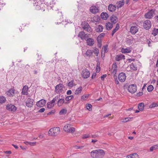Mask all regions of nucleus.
Segmentation results:
<instances>
[{"label":"nucleus","mask_w":158,"mask_h":158,"mask_svg":"<svg viewBox=\"0 0 158 158\" xmlns=\"http://www.w3.org/2000/svg\"><path fill=\"white\" fill-rule=\"evenodd\" d=\"M105 155V152L103 150H93L91 152V156L94 158H102Z\"/></svg>","instance_id":"obj_1"},{"label":"nucleus","mask_w":158,"mask_h":158,"mask_svg":"<svg viewBox=\"0 0 158 158\" xmlns=\"http://www.w3.org/2000/svg\"><path fill=\"white\" fill-rule=\"evenodd\" d=\"M31 1L33 3V6L37 10H40L42 9L44 10V7L45 4L44 3H43L41 1H37L36 0H29Z\"/></svg>","instance_id":"obj_2"},{"label":"nucleus","mask_w":158,"mask_h":158,"mask_svg":"<svg viewBox=\"0 0 158 158\" xmlns=\"http://www.w3.org/2000/svg\"><path fill=\"white\" fill-rule=\"evenodd\" d=\"M60 131L59 127H53L50 129L48 131V134L50 135L56 136L59 133Z\"/></svg>","instance_id":"obj_3"},{"label":"nucleus","mask_w":158,"mask_h":158,"mask_svg":"<svg viewBox=\"0 0 158 158\" xmlns=\"http://www.w3.org/2000/svg\"><path fill=\"white\" fill-rule=\"evenodd\" d=\"M75 129L72 127L70 124H68L65 125L64 127V131L68 133H73L75 131Z\"/></svg>","instance_id":"obj_4"},{"label":"nucleus","mask_w":158,"mask_h":158,"mask_svg":"<svg viewBox=\"0 0 158 158\" xmlns=\"http://www.w3.org/2000/svg\"><path fill=\"white\" fill-rule=\"evenodd\" d=\"M64 87V85L63 84L60 83L55 87V92L56 93L60 94L62 92Z\"/></svg>","instance_id":"obj_5"},{"label":"nucleus","mask_w":158,"mask_h":158,"mask_svg":"<svg viewBox=\"0 0 158 158\" xmlns=\"http://www.w3.org/2000/svg\"><path fill=\"white\" fill-rule=\"evenodd\" d=\"M127 90L131 94H134L137 91V86L135 84L130 85L128 86Z\"/></svg>","instance_id":"obj_6"},{"label":"nucleus","mask_w":158,"mask_h":158,"mask_svg":"<svg viewBox=\"0 0 158 158\" xmlns=\"http://www.w3.org/2000/svg\"><path fill=\"white\" fill-rule=\"evenodd\" d=\"M81 26L86 31L88 32L92 31V29L87 23L85 22H84V23H82V24H81Z\"/></svg>","instance_id":"obj_7"},{"label":"nucleus","mask_w":158,"mask_h":158,"mask_svg":"<svg viewBox=\"0 0 158 158\" xmlns=\"http://www.w3.org/2000/svg\"><path fill=\"white\" fill-rule=\"evenodd\" d=\"M126 76L125 73L123 72L119 73L118 76V80L121 82H123L125 81L126 79Z\"/></svg>","instance_id":"obj_8"},{"label":"nucleus","mask_w":158,"mask_h":158,"mask_svg":"<svg viewBox=\"0 0 158 158\" xmlns=\"http://www.w3.org/2000/svg\"><path fill=\"white\" fill-rule=\"evenodd\" d=\"M90 74V73L88 69H85L82 71L81 73L82 77L83 78L86 79L89 77Z\"/></svg>","instance_id":"obj_9"},{"label":"nucleus","mask_w":158,"mask_h":158,"mask_svg":"<svg viewBox=\"0 0 158 158\" xmlns=\"http://www.w3.org/2000/svg\"><path fill=\"white\" fill-rule=\"evenodd\" d=\"M151 23L149 20H146L144 22L143 27L145 29L148 30L151 28Z\"/></svg>","instance_id":"obj_10"},{"label":"nucleus","mask_w":158,"mask_h":158,"mask_svg":"<svg viewBox=\"0 0 158 158\" xmlns=\"http://www.w3.org/2000/svg\"><path fill=\"white\" fill-rule=\"evenodd\" d=\"M17 91H16V90L14 88L11 89L8 91L6 92V94L7 95L10 97H12L15 96V94L17 93Z\"/></svg>","instance_id":"obj_11"},{"label":"nucleus","mask_w":158,"mask_h":158,"mask_svg":"<svg viewBox=\"0 0 158 158\" xmlns=\"http://www.w3.org/2000/svg\"><path fill=\"white\" fill-rule=\"evenodd\" d=\"M154 13V10L153 9L151 10L145 14L144 15L145 17L147 19H151L153 17V15Z\"/></svg>","instance_id":"obj_12"},{"label":"nucleus","mask_w":158,"mask_h":158,"mask_svg":"<svg viewBox=\"0 0 158 158\" xmlns=\"http://www.w3.org/2000/svg\"><path fill=\"white\" fill-rule=\"evenodd\" d=\"M34 100L30 98H28L26 101V105L28 107H31L33 105Z\"/></svg>","instance_id":"obj_13"},{"label":"nucleus","mask_w":158,"mask_h":158,"mask_svg":"<svg viewBox=\"0 0 158 158\" xmlns=\"http://www.w3.org/2000/svg\"><path fill=\"white\" fill-rule=\"evenodd\" d=\"M88 35L85 34V33L83 31H80L78 34V36L80 37L82 40H86L88 37Z\"/></svg>","instance_id":"obj_14"},{"label":"nucleus","mask_w":158,"mask_h":158,"mask_svg":"<svg viewBox=\"0 0 158 158\" xmlns=\"http://www.w3.org/2000/svg\"><path fill=\"white\" fill-rule=\"evenodd\" d=\"M7 110L11 111L14 112L16 110V107L14 105L12 104H8L6 106Z\"/></svg>","instance_id":"obj_15"},{"label":"nucleus","mask_w":158,"mask_h":158,"mask_svg":"<svg viewBox=\"0 0 158 158\" xmlns=\"http://www.w3.org/2000/svg\"><path fill=\"white\" fill-rule=\"evenodd\" d=\"M90 11L92 13L95 14L99 11V9L98 7H96V6H93L90 7Z\"/></svg>","instance_id":"obj_16"},{"label":"nucleus","mask_w":158,"mask_h":158,"mask_svg":"<svg viewBox=\"0 0 158 158\" xmlns=\"http://www.w3.org/2000/svg\"><path fill=\"white\" fill-rule=\"evenodd\" d=\"M46 101L43 99H42L36 102V105L39 107H42L45 104Z\"/></svg>","instance_id":"obj_17"},{"label":"nucleus","mask_w":158,"mask_h":158,"mask_svg":"<svg viewBox=\"0 0 158 158\" xmlns=\"http://www.w3.org/2000/svg\"><path fill=\"white\" fill-rule=\"evenodd\" d=\"M118 69L116 63H114L112 65V68L111 69V72L114 75H115L117 72Z\"/></svg>","instance_id":"obj_18"},{"label":"nucleus","mask_w":158,"mask_h":158,"mask_svg":"<svg viewBox=\"0 0 158 158\" xmlns=\"http://www.w3.org/2000/svg\"><path fill=\"white\" fill-rule=\"evenodd\" d=\"M138 31L137 27L135 26H132L130 29V32L132 34H135Z\"/></svg>","instance_id":"obj_19"},{"label":"nucleus","mask_w":158,"mask_h":158,"mask_svg":"<svg viewBox=\"0 0 158 158\" xmlns=\"http://www.w3.org/2000/svg\"><path fill=\"white\" fill-rule=\"evenodd\" d=\"M87 45L89 46H92L94 44V40L91 38L86 39L85 40Z\"/></svg>","instance_id":"obj_20"},{"label":"nucleus","mask_w":158,"mask_h":158,"mask_svg":"<svg viewBox=\"0 0 158 158\" xmlns=\"http://www.w3.org/2000/svg\"><path fill=\"white\" fill-rule=\"evenodd\" d=\"M28 88L27 85L24 86L23 88L21 93L23 95H27Z\"/></svg>","instance_id":"obj_21"},{"label":"nucleus","mask_w":158,"mask_h":158,"mask_svg":"<svg viewBox=\"0 0 158 158\" xmlns=\"http://www.w3.org/2000/svg\"><path fill=\"white\" fill-rule=\"evenodd\" d=\"M103 29V26L101 25H99L95 27V30L98 33L102 32Z\"/></svg>","instance_id":"obj_22"},{"label":"nucleus","mask_w":158,"mask_h":158,"mask_svg":"<svg viewBox=\"0 0 158 158\" xmlns=\"http://www.w3.org/2000/svg\"><path fill=\"white\" fill-rule=\"evenodd\" d=\"M122 59H125V56L123 55H117L115 57V60L117 61H119Z\"/></svg>","instance_id":"obj_23"},{"label":"nucleus","mask_w":158,"mask_h":158,"mask_svg":"<svg viewBox=\"0 0 158 158\" xmlns=\"http://www.w3.org/2000/svg\"><path fill=\"white\" fill-rule=\"evenodd\" d=\"M108 10L110 12H112L116 10V6L112 4H110L108 7Z\"/></svg>","instance_id":"obj_24"},{"label":"nucleus","mask_w":158,"mask_h":158,"mask_svg":"<svg viewBox=\"0 0 158 158\" xmlns=\"http://www.w3.org/2000/svg\"><path fill=\"white\" fill-rule=\"evenodd\" d=\"M131 48H122L121 50V52L123 53H130L131 52Z\"/></svg>","instance_id":"obj_25"},{"label":"nucleus","mask_w":158,"mask_h":158,"mask_svg":"<svg viewBox=\"0 0 158 158\" xmlns=\"http://www.w3.org/2000/svg\"><path fill=\"white\" fill-rule=\"evenodd\" d=\"M110 20L111 22L115 23L117 22L118 18L116 16L113 15L110 17Z\"/></svg>","instance_id":"obj_26"},{"label":"nucleus","mask_w":158,"mask_h":158,"mask_svg":"<svg viewBox=\"0 0 158 158\" xmlns=\"http://www.w3.org/2000/svg\"><path fill=\"white\" fill-rule=\"evenodd\" d=\"M117 7L118 8H119L123 6L124 4V2L123 0L120 1L117 3Z\"/></svg>","instance_id":"obj_27"},{"label":"nucleus","mask_w":158,"mask_h":158,"mask_svg":"<svg viewBox=\"0 0 158 158\" xmlns=\"http://www.w3.org/2000/svg\"><path fill=\"white\" fill-rule=\"evenodd\" d=\"M106 29L108 30H110L113 27L112 24L109 22L106 23Z\"/></svg>","instance_id":"obj_28"},{"label":"nucleus","mask_w":158,"mask_h":158,"mask_svg":"<svg viewBox=\"0 0 158 158\" xmlns=\"http://www.w3.org/2000/svg\"><path fill=\"white\" fill-rule=\"evenodd\" d=\"M127 158H139L138 155L136 153H134L127 156Z\"/></svg>","instance_id":"obj_29"},{"label":"nucleus","mask_w":158,"mask_h":158,"mask_svg":"<svg viewBox=\"0 0 158 158\" xmlns=\"http://www.w3.org/2000/svg\"><path fill=\"white\" fill-rule=\"evenodd\" d=\"M119 24L118 23H117L116 25V26L115 27V28L112 31V33L111 35L112 36H113L114 34L119 29Z\"/></svg>","instance_id":"obj_30"},{"label":"nucleus","mask_w":158,"mask_h":158,"mask_svg":"<svg viewBox=\"0 0 158 158\" xmlns=\"http://www.w3.org/2000/svg\"><path fill=\"white\" fill-rule=\"evenodd\" d=\"M64 103V99L61 98L59 99L57 102V105L59 106H60Z\"/></svg>","instance_id":"obj_31"},{"label":"nucleus","mask_w":158,"mask_h":158,"mask_svg":"<svg viewBox=\"0 0 158 158\" xmlns=\"http://www.w3.org/2000/svg\"><path fill=\"white\" fill-rule=\"evenodd\" d=\"M101 16L102 18L104 20H106L108 17V15L106 13L102 12Z\"/></svg>","instance_id":"obj_32"},{"label":"nucleus","mask_w":158,"mask_h":158,"mask_svg":"<svg viewBox=\"0 0 158 158\" xmlns=\"http://www.w3.org/2000/svg\"><path fill=\"white\" fill-rule=\"evenodd\" d=\"M55 105V104L51 101L49 102L47 104V107L48 109H51Z\"/></svg>","instance_id":"obj_33"},{"label":"nucleus","mask_w":158,"mask_h":158,"mask_svg":"<svg viewBox=\"0 0 158 158\" xmlns=\"http://www.w3.org/2000/svg\"><path fill=\"white\" fill-rule=\"evenodd\" d=\"M144 105L143 103H140L138 105V108L140 111H142L144 109Z\"/></svg>","instance_id":"obj_34"},{"label":"nucleus","mask_w":158,"mask_h":158,"mask_svg":"<svg viewBox=\"0 0 158 158\" xmlns=\"http://www.w3.org/2000/svg\"><path fill=\"white\" fill-rule=\"evenodd\" d=\"M82 87L81 86L79 87L75 91V94H76L78 95L79 94L81 93V91H82Z\"/></svg>","instance_id":"obj_35"},{"label":"nucleus","mask_w":158,"mask_h":158,"mask_svg":"<svg viewBox=\"0 0 158 158\" xmlns=\"http://www.w3.org/2000/svg\"><path fill=\"white\" fill-rule=\"evenodd\" d=\"M158 149V144L154 145L150 148V152H152L153 150Z\"/></svg>","instance_id":"obj_36"},{"label":"nucleus","mask_w":158,"mask_h":158,"mask_svg":"<svg viewBox=\"0 0 158 158\" xmlns=\"http://www.w3.org/2000/svg\"><path fill=\"white\" fill-rule=\"evenodd\" d=\"M6 100V98L3 96H0V103H4Z\"/></svg>","instance_id":"obj_37"},{"label":"nucleus","mask_w":158,"mask_h":158,"mask_svg":"<svg viewBox=\"0 0 158 158\" xmlns=\"http://www.w3.org/2000/svg\"><path fill=\"white\" fill-rule=\"evenodd\" d=\"M108 50L107 46H104L102 48V54L103 52H104V54L105 52H108Z\"/></svg>","instance_id":"obj_38"},{"label":"nucleus","mask_w":158,"mask_h":158,"mask_svg":"<svg viewBox=\"0 0 158 158\" xmlns=\"http://www.w3.org/2000/svg\"><path fill=\"white\" fill-rule=\"evenodd\" d=\"M92 52L90 50H88L86 52L85 54L88 56H90L92 55Z\"/></svg>","instance_id":"obj_39"},{"label":"nucleus","mask_w":158,"mask_h":158,"mask_svg":"<svg viewBox=\"0 0 158 158\" xmlns=\"http://www.w3.org/2000/svg\"><path fill=\"white\" fill-rule=\"evenodd\" d=\"M130 68L131 69L133 70H136L137 69V67L134 64L132 63L130 65Z\"/></svg>","instance_id":"obj_40"},{"label":"nucleus","mask_w":158,"mask_h":158,"mask_svg":"<svg viewBox=\"0 0 158 158\" xmlns=\"http://www.w3.org/2000/svg\"><path fill=\"white\" fill-rule=\"evenodd\" d=\"M154 89V87L152 85H150L147 87V90L148 91L151 92Z\"/></svg>","instance_id":"obj_41"},{"label":"nucleus","mask_w":158,"mask_h":158,"mask_svg":"<svg viewBox=\"0 0 158 158\" xmlns=\"http://www.w3.org/2000/svg\"><path fill=\"white\" fill-rule=\"evenodd\" d=\"M74 98V96L73 95H70L66 97L65 100L66 101H68L71 100L73 99Z\"/></svg>","instance_id":"obj_42"},{"label":"nucleus","mask_w":158,"mask_h":158,"mask_svg":"<svg viewBox=\"0 0 158 158\" xmlns=\"http://www.w3.org/2000/svg\"><path fill=\"white\" fill-rule=\"evenodd\" d=\"M89 96V94H85L82 95L81 97V99L83 100H85L86 99L88 98Z\"/></svg>","instance_id":"obj_43"},{"label":"nucleus","mask_w":158,"mask_h":158,"mask_svg":"<svg viewBox=\"0 0 158 158\" xmlns=\"http://www.w3.org/2000/svg\"><path fill=\"white\" fill-rule=\"evenodd\" d=\"M86 107L87 109L89 111H91L92 110V106L90 104H88L86 105Z\"/></svg>","instance_id":"obj_44"},{"label":"nucleus","mask_w":158,"mask_h":158,"mask_svg":"<svg viewBox=\"0 0 158 158\" xmlns=\"http://www.w3.org/2000/svg\"><path fill=\"white\" fill-rule=\"evenodd\" d=\"M74 85L73 81H72L68 83V86L72 88L73 87Z\"/></svg>","instance_id":"obj_45"},{"label":"nucleus","mask_w":158,"mask_h":158,"mask_svg":"<svg viewBox=\"0 0 158 158\" xmlns=\"http://www.w3.org/2000/svg\"><path fill=\"white\" fill-rule=\"evenodd\" d=\"M67 112V110L65 109H63L61 110L59 112L60 114H66Z\"/></svg>","instance_id":"obj_46"},{"label":"nucleus","mask_w":158,"mask_h":158,"mask_svg":"<svg viewBox=\"0 0 158 158\" xmlns=\"http://www.w3.org/2000/svg\"><path fill=\"white\" fill-rule=\"evenodd\" d=\"M96 54V56H98L99 53L98 49L95 48L93 51Z\"/></svg>","instance_id":"obj_47"},{"label":"nucleus","mask_w":158,"mask_h":158,"mask_svg":"<svg viewBox=\"0 0 158 158\" xmlns=\"http://www.w3.org/2000/svg\"><path fill=\"white\" fill-rule=\"evenodd\" d=\"M158 106V105L156 103H153L151 105L149 106L150 108H152L157 107Z\"/></svg>","instance_id":"obj_48"},{"label":"nucleus","mask_w":158,"mask_h":158,"mask_svg":"<svg viewBox=\"0 0 158 158\" xmlns=\"http://www.w3.org/2000/svg\"><path fill=\"white\" fill-rule=\"evenodd\" d=\"M5 5V4L3 3V1L2 0H0V10Z\"/></svg>","instance_id":"obj_49"},{"label":"nucleus","mask_w":158,"mask_h":158,"mask_svg":"<svg viewBox=\"0 0 158 158\" xmlns=\"http://www.w3.org/2000/svg\"><path fill=\"white\" fill-rule=\"evenodd\" d=\"M105 33H101L98 37V39H101V38L103 37L105 35Z\"/></svg>","instance_id":"obj_50"},{"label":"nucleus","mask_w":158,"mask_h":158,"mask_svg":"<svg viewBox=\"0 0 158 158\" xmlns=\"http://www.w3.org/2000/svg\"><path fill=\"white\" fill-rule=\"evenodd\" d=\"M89 134H85L83 135L82 138L83 139H86L89 138Z\"/></svg>","instance_id":"obj_51"},{"label":"nucleus","mask_w":158,"mask_h":158,"mask_svg":"<svg viewBox=\"0 0 158 158\" xmlns=\"http://www.w3.org/2000/svg\"><path fill=\"white\" fill-rule=\"evenodd\" d=\"M158 33V29H155L153 31V34L154 35H157Z\"/></svg>","instance_id":"obj_52"},{"label":"nucleus","mask_w":158,"mask_h":158,"mask_svg":"<svg viewBox=\"0 0 158 158\" xmlns=\"http://www.w3.org/2000/svg\"><path fill=\"white\" fill-rule=\"evenodd\" d=\"M106 77V74H104L101 77V79L102 80H104L105 78Z\"/></svg>","instance_id":"obj_53"},{"label":"nucleus","mask_w":158,"mask_h":158,"mask_svg":"<svg viewBox=\"0 0 158 158\" xmlns=\"http://www.w3.org/2000/svg\"><path fill=\"white\" fill-rule=\"evenodd\" d=\"M55 110H51L50 112H49L48 114V115H50L52 114H53L54 113H55Z\"/></svg>","instance_id":"obj_54"},{"label":"nucleus","mask_w":158,"mask_h":158,"mask_svg":"<svg viewBox=\"0 0 158 158\" xmlns=\"http://www.w3.org/2000/svg\"><path fill=\"white\" fill-rule=\"evenodd\" d=\"M100 67L99 66H97L96 68V71L97 73H98L100 71Z\"/></svg>","instance_id":"obj_55"},{"label":"nucleus","mask_w":158,"mask_h":158,"mask_svg":"<svg viewBox=\"0 0 158 158\" xmlns=\"http://www.w3.org/2000/svg\"><path fill=\"white\" fill-rule=\"evenodd\" d=\"M36 142H29V145L30 146H35L36 144Z\"/></svg>","instance_id":"obj_56"},{"label":"nucleus","mask_w":158,"mask_h":158,"mask_svg":"<svg viewBox=\"0 0 158 158\" xmlns=\"http://www.w3.org/2000/svg\"><path fill=\"white\" fill-rule=\"evenodd\" d=\"M143 94V92H139L136 94V96L138 97H139L141 96H142Z\"/></svg>","instance_id":"obj_57"},{"label":"nucleus","mask_w":158,"mask_h":158,"mask_svg":"<svg viewBox=\"0 0 158 158\" xmlns=\"http://www.w3.org/2000/svg\"><path fill=\"white\" fill-rule=\"evenodd\" d=\"M97 41L98 43L100 45L99 47H100L101 45V39H98L97 38Z\"/></svg>","instance_id":"obj_58"},{"label":"nucleus","mask_w":158,"mask_h":158,"mask_svg":"<svg viewBox=\"0 0 158 158\" xmlns=\"http://www.w3.org/2000/svg\"><path fill=\"white\" fill-rule=\"evenodd\" d=\"M72 94V91L71 90H68L67 91V94L68 95H70Z\"/></svg>","instance_id":"obj_59"},{"label":"nucleus","mask_w":158,"mask_h":158,"mask_svg":"<svg viewBox=\"0 0 158 158\" xmlns=\"http://www.w3.org/2000/svg\"><path fill=\"white\" fill-rule=\"evenodd\" d=\"M45 109L44 108H42L39 110V112H43L45 111Z\"/></svg>","instance_id":"obj_60"},{"label":"nucleus","mask_w":158,"mask_h":158,"mask_svg":"<svg viewBox=\"0 0 158 158\" xmlns=\"http://www.w3.org/2000/svg\"><path fill=\"white\" fill-rule=\"evenodd\" d=\"M98 136L96 135H92L91 137L93 138H95L98 137Z\"/></svg>","instance_id":"obj_61"},{"label":"nucleus","mask_w":158,"mask_h":158,"mask_svg":"<svg viewBox=\"0 0 158 158\" xmlns=\"http://www.w3.org/2000/svg\"><path fill=\"white\" fill-rule=\"evenodd\" d=\"M129 121V118H125L123 122H127Z\"/></svg>","instance_id":"obj_62"},{"label":"nucleus","mask_w":158,"mask_h":158,"mask_svg":"<svg viewBox=\"0 0 158 158\" xmlns=\"http://www.w3.org/2000/svg\"><path fill=\"white\" fill-rule=\"evenodd\" d=\"M83 147V146H76V148H77V149H81V148H82Z\"/></svg>","instance_id":"obj_63"},{"label":"nucleus","mask_w":158,"mask_h":158,"mask_svg":"<svg viewBox=\"0 0 158 158\" xmlns=\"http://www.w3.org/2000/svg\"><path fill=\"white\" fill-rule=\"evenodd\" d=\"M96 75L95 74H93L92 76V79H94L96 77Z\"/></svg>","instance_id":"obj_64"}]
</instances>
